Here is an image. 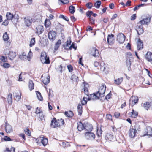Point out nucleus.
Wrapping results in <instances>:
<instances>
[{
  "instance_id": "61",
  "label": "nucleus",
  "mask_w": 152,
  "mask_h": 152,
  "mask_svg": "<svg viewBox=\"0 0 152 152\" xmlns=\"http://www.w3.org/2000/svg\"><path fill=\"white\" fill-rule=\"evenodd\" d=\"M59 1H60L61 3H62L65 4H67L68 3L69 1H68V0H58Z\"/></svg>"
},
{
  "instance_id": "41",
  "label": "nucleus",
  "mask_w": 152,
  "mask_h": 152,
  "mask_svg": "<svg viewBox=\"0 0 152 152\" xmlns=\"http://www.w3.org/2000/svg\"><path fill=\"white\" fill-rule=\"evenodd\" d=\"M13 96H14L15 100L17 101H18L20 100L21 99L20 95H17L16 94L13 93Z\"/></svg>"
},
{
  "instance_id": "16",
  "label": "nucleus",
  "mask_w": 152,
  "mask_h": 152,
  "mask_svg": "<svg viewBox=\"0 0 152 152\" xmlns=\"http://www.w3.org/2000/svg\"><path fill=\"white\" fill-rule=\"evenodd\" d=\"M114 35L112 34H111L110 35H109L108 36L107 41L109 44L111 45L114 42Z\"/></svg>"
},
{
  "instance_id": "43",
  "label": "nucleus",
  "mask_w": 152,
  "mask_h": 152,
  "mask_svg": "<svg viewBox=\"0 0 152 152\" xmlns=\"http://www.w3.org/2000/svg\"><path fill=\"white\" fill-rule=\"evenodd\" d=\"M69 11L70 13L73 14L75 12V8L74 6L72 5H71L69 7Z\"/></svg>"
},
{
  "instance_id": "59",
  "label": "nucleus",
  "mask_w": 152,
  "mask_h": 152,
  "mask_svg": "<svg viewBox=\"0 0 152 152\" xmlns=\"http://www.w3.org/2000/svg\"><path fill=\"white\" fill-rule=\"evenodd\" d=\"M39 114V118L41 120H42L44 118V115L43 114L42 112Z\"/></svg>"
},
{
  "instance_id": "37",
  "label": "nucleus",
  "mask_w": 152,
  "mask_h": 152,
  "mask_svg": "<svg viewBox=\"0 0 152 152\" xmlns=\"http://www.w3.org/2000/svg\"><path fill=\"white\" fill-rule=\"evenodd\" d=\"M100 66L101 70L103 72L105 70L106 68L105 64L103 62H101L100 64Z\"/></svg>"
},
{
  "instance_id": "12",
  "label": "nucleus",
  "mask_w": 152,
  "mask_h": 152,
  "mask_svg": "<svg viewBox=\"0 0 152 152\" xmlns=\"http://www.w3.org/2000/svg\"><path fill=\"white\" fill-rule=\"evenodd\" d=\"M44 31V28L42 25H38L36 28V33L38 35L41 34Z\"/></svg>"
},
{
  "instance_id": "54",
  "label": "nucleus",
  "mask_w": 152,
  "mask_h": 152,
  "mask_svg": "<svg viewBox=\"0 0 152 152\" xmlns=\"http://www.w3.org/2000/svg\"><path fill=\"white\" fill-rule=\"evenodd\" d=\"M93 14V12L92 11H89L87 12L86 13V16L88 17L91 18V15Z\"/></svg>"
},
{
  "instance_id": "50",
  "label": "nucleus",
  "mask_w": 152,
  "mask_h": 152,
  "mask_svg": "<svg viewBox=\"0 0 152 152\" xmlns=\"http://www.w3.org/2000/svg\"><path fill=\"white\" fill-rule=\"evenodd\" d=\"M46 56H47V55L45 52H42L41 53L40 59L45 58V57H46Z\"/></svg>"
},
{
  "instance_id": "58",
  "label": "nucleus",
  "mask_w": 152,
  "mask_h": 152,
  "mask_svg": "<svg viewBox=\"0 0 152 152\" xmlns=\"http://www.w3.org/2000/svg\"><path fill=\"white\" fill-rule=\"evenodd\" d=\"M32 56V53L31 51L30 50L27 56H26V58L30 59Z\"/></svg>"
},
{
  "instance_id": "57",
  "label": "nucleus",
  "mask_w": 152,
  "mask_h": 152,
  "mask_svg": "<svg viewBox=\"0 0 152 152\" xmlns=\"http://www.w3.org/2000/svg\"><path fill=\"white\" fill-rule=\"evenodd\" d=\"M67 68L69 71L70 72H71L73 70V68L71 65H69L67 66Z\"/></svg>"
},
{
  "instance_id": "8",
  "label": "nucleus",
  "mask_w": 152,
  "mask_h": 152,
  "mask_svg": "<svg viewBox=\"0 0 152 152\" xmlns=\"http://www.w3.org/2000/svg\"><path fill=\"white\" fill-rule=\"evenodd\" d=\"M137 132L135 128H133V126L131 127L129 131V136L131 138H134Z\"/></svg>"
},
{
  "instance_id": "18",
  "label": "nucleus",
  "mask_w": 152,
  "mask_h": 152,
  "mask_svg": "<svg viewBox=\"0 0 152 152\" xmlns=\"http://www.w3.org/2000/svg\"><path fill=\"white\" fill-rule=\"evenodd\" d=\"M71 42V41L70 39H69V40H67L66 42V43L63 45V47L64 49L67 50H69V46L70 45Z\"/></svg>"
},
{
  "instance_id": "62",
  "label": "nucleus",
  "mask_w": 152,
  "mask_h": 152,
  "mask_svg": "<svg viewBox=\"0 0 152 152\" xmlns=\"http://www.w3.org/2000/svg\"><path fill=\"white\" fill-rule=\"evenodd\" d=\"M93 6V4L91 3H88L86 4V6L87 7L91 9Z\"/></svg>"
},
{
  "instance_id": "42",
  "label": "nucleus",
  "mask_w": 152,
  "mask_h": 152,
  "mask_svg": "<svg viewBox=\"0 0 152 152\" xmlns=\"http://www.w3.org/2000/svg\"><path fill=\"white\" fill-rule=\"evenodd\" d=\"M71 80L74 82H77L78 80V78L77 76L73 75L71 77Z\"/></svg>"
},
{
  "instance_id": "9",
  "label": "nucleus",
  "mask_w": 152,
  "mask_h": 152,
  "mask_svg": "<svg viewBox=\"0 0 152 152\" xmlns=\"http://www.w3.org/2000/svg\"><path fill=\"white\" fill-rule=\"evenodd\" d=\"M85 136L87 139L91 140H94L95 137L94 134L91 132H86L85 133Z\"/></svg>"
},
{
  "instance_id": "10",
  "label": "nucleus",
  "mask_w": 152,
  "mask_h": 152,
  "mask_svg": "<svg viewBox=\"0 0 152 152\" xmlns=\"http://www.w3.org/2000/svg\"><path fill=\"white\" fill-rule=\"evenodd\" d=\"M48 36L49 39L52 41L55 39L56 37V33L53 31L49 32L48 34Z\"/></svg>"
},
{
  "instance_id": "39",
  "label": "nucleus",
  "mask_w": 152,
  "mask_h": 152,
  "mask_svg": "<svg viewBox=\"0 0 152 152\" xmlns=\"http://www.w3.org/2000/svg\"><path fill=\"white\" fill-rule=\"evenodd\" d=\"M0 59L1 61V62H6L7 61V57L1 56H0Z\"/></svg>"
},
{
  "instance_id": "60",
  "label": "nucleus",
  "mask_w": 152,
  "mask_h": 152,
  "mask_svg": "<svg viewBox=\"0 0 152 152\" xmlns=\"http://www.w3.org/2000/svg\"><path fill=\"white\" fill-rule=\"evenodd\" d=\"M53 91L52 90H51L50 89H49V97H52L53 96Z\"/></svg>"
},
{
  "instance_id": "49",
  "label": "nucleus",
  "mask_w": 152,
  "mask_h": 152,
  "mask_svg": "<svg viewBox=\"0 0 152 152\" xmlns=\"http://www.w3.org/2000/svg\"><path fill=\"white\" fill-rule=\"evenodd\" d=\"M59 18H62L64 20L67 21L69 20L68 18L67 17H65L62 15H60L59 16Z\"/></svg>"
},
{
  "instance_id": "47",
  "label": "nucleus",
  "mask_w": 152,
  "mask_h": 152,
  "mask_svg": "<svg viewBox=\"0 0 152 152\" xmlns=\"http://www.w3.org/2000/svg\"><path fill=\"white\" fill-rule=\"evenodd\" d=\"M35 42V38H33L31 39V40L30 41V43L29 45L30 47H31L34 45Z\"/></svg>"
},
{
  "instance_id": "38",
  "label": "nucleus",
  "mask_w": 152,
  "mask_h": 152,
  "mask_svg": "<svg viewBox=\"0 0 152 152\" xmlns=\"http://www.w3.org/2000/svg\"><path fill=\"white\" fill-rule=\"evenodd\" d=\"M51 23L49 19H46L45 21V25L46 27H48L50 26Z\"/></svg>"
},
{
  "instance_id": "28",
  "label": "nucleus",
  "mask_w": 152,
  "mask_h": 152,
  "mask_svg": "<svg viewBox=\"0 0 152 152\" xmlns=\"http://www.w3.org/2000/svg\"><path fill=\"white\" fill-rule=\"evenodd\" d=\"M6 17L8 20H11L14 17V16L10 12H7L6 15Z\"/></svg>"
},
{
  "instance_id": "63",
  "label": "nucleus",
  "mask_w": 152,
  "mask_h": 152,
  "mask_svg": "<svg viewBox=\"0 0 152 152\" xmlns=\"http://www.w3.org/2000/svg\"><path fill=\"white\" fill-rule=\"evenodd\" d=\"M111 95V91L106 96L105 98L106 100H108V99H109L110 98V96Z\"/></svg>"
},
{
  "instance_id": "53",
  "label": "nucleus",
  "mask_w": 152,
  "mask_h": 152,
  "mask_svg": "<svg viewBox=\"0 0 152 152\" xmlns=\"http://www.w3.org/2000/svg\"><path fill=\"white\" fill-rule=\"evenodd\" d=\"M25 134L28 136L31 135V133L30 132V131L28 128H27L26 130H25Z\"/></svg>"
},
{
  "instance_id": "56",
  "label": "nucleus",
  "mask_w": 152,
  "mask_h": 152,
  "mask_svg": "<svg viewBox=\"0 0 152 152\" xmlns=\"http://www.w3.org/2000/svg\"><path fill=\"white\" fill-rule=\"evenodd\" d=\"M81 104L83 105L86 104L87 103V101L85 100V97H84L83 99V100L81 101Z\"/></svg>"
},
{
  "instance_id": "17",
  "label": "nucleus",
  "mask_w": 152,
  "mask_h": 152,
  "mask_svg": "<svg viewBox=\"0 0 152 152\" xmlns=\"http://www.w3.org/2000/svg\"><path fill=\"white\" fill-rule=\"evenodd\" d=\"M93 128V127L90 124L87 122L84 123V129L91 131Z\"/></svg>"
},
{
  "instance_id": "48",
  "label": "nucleus",
  "mask_w": 152,
  "mask_h": 152,
  "mask_svg": "<svg viewBox=\"0 0 152 152\" xmlns=\"http://www.w3.org/2000/svg\"><path fill=\"white\" fill-rule=\"evenodd\" d=\"M19 58L21 59L24 60V59L26 58V54L24 53H23L22 54L20 55V56Z\"/></svg>"
},
{
  "instance_id": "25",
  "label": "nucleus",
  "mask_w": 152,
  "mask_h": 152,
  "mask_svg": "<svg viewBox=\"0 0 152 152\" xmlns=\"http://www.w3.org/2000/svg\"><path fill=\"white\" fill-rule=\"evenodd\" d=\"M41 60L42 63L48 64L50 63L49 58L47 56H46V57H45V58L41 59Z\"/></svg>"
},
{
  "instance_id": "14",
  "label": "nucleus",
  "mask_w": 152,
  "mask_h": 152,
  "mask_svg": "<svg viewBox=\"0 0 152 152\" xmlns=\"http://www.w3.org/2000/svg\"><path fill=\"white\" fill-rule=\"evenodd\" d=\"M106 86L105 85H102L99 89V91L97 92V93L99 94L100 96L102 95L105 93L106 89Z\"/></svg>"
},
{
  "instance_id": "52",
  "label": "nucleus",
  "mask_w": 152,
  "mask_h": 152,
  "mask_svg": "<svg viewBox=\"0 0 152 152\" xmlns=\"http://www.w3.org/2000/svg\"><path fill=\"white\" fill-rule=\"evenodd\" d=\"M77 47L75 45L74 43H73L69 46V50H71L72 48H73L75 50L77 49Z\"/></svg>"
},
{
  "instance_id": "27",
  "label": "nucleus",
  "mask_w": 152,
  "mask_h": 152,
  "mask_svg": "<svg viewBox=\"0 0 152 152\" xmlns=\"http://www.w3.org/2000/svg\"><path fill=\"white\" fill-rule=\"evenodd\" d=\"M130 114L131 117L134 118H136L138 114V112L135 111L134 109L132 110V111L130 113Z\"/></svg>"
},
{
  "instance_id": "32",
  "label": "nucleus",
  "mask_w": 152,
  "mask_h": 152,
  "mask_svg": "<svg viewBox=\"0 0 152 152\" xmlns=\"http://www.w3.org/2000/svg\"><path fill=\"white\" fill-rule=\"evenodd\" d=\"M28 86L29 88L31 91L34 88V85L33 82L31 80H29Z\"/></svg>"
},
{
  "instance_id": "1",
  "label": "nucleus",
  "mask_w": 152,
  "mask_h": 152,
  "mask_svg": "<svg viewBox=\"0 0 152 152\" xmlns=\"http://www.w3.org/2000/svg\"><path fill=\"white\" fill-rule=\"evenodd\" d=\"M151 18V17H148L144 18L142 20L139 21L136 27V30L139 35L142 34L144 32V30L142 28V25H147L150 22Z\"/></svg>"
},
{
  "instance_id": "13",
  "label": "nucleus",
  "mask_w": 152,
  "mask_h": 152,
  "mask_svg": "<svg viewBox=\"0 0 152 152\" xmlns=\"http://www.w3.org/2000/svg\"><path fill=\"white\" fill-rule=\"evenodd\" d=\"M5 124V129L6 132L9 133L12 132V129L11 126L8 123L7 121H6Z\"/></svg>"
},
{
  "instance_id": "30",
  "label": "nucleus",
  "mask_w": 152,
  "mask_h": 152,
  "mask_svg": "<svg viewBox=\"0 0 152 152\" xmlns=\"http://www.w3.org/2000/svg\"><path fill=\"white\" fill-rule=\"evenodd\" d=\"M0 64L1 66L5 68H7L10 67V64L6 62H1Z\"/></svg>"
},
{
  "instance_id": "20",
  "label": "nucleus",
  "mask_w": 152,
  "mask_h": 152,
  "mask_svg": "<svg viewBox=\"0 0 152 152\" xmlns=\"http://www.w3.org/2000/svg\"><path fill=\"white\" fill-rule=\"evenodd\" d=\"M145 57L148 61H152V53L150 52H148L146 54Z\"/></svg>"
},
{
  "instance_id": "21",
  "label": "nucleus",
  "mask_w": 152,
  "mask_h": 152,
  "mask_svg": "<svg viewBox=\"0 0 152 152\" xmlns=\"http://www.w3.org/2000/svg\"><path fill=\"white\" fill-rule=\"evenodd\" d=\"M8 56L11 60H13L16 56V53L15 52L10 51L8 54Z\"/></svg>"
},
{
  "instance_id": "44",
  "label": "nucleus",
  "mask_w": 152,
  "mask_h": 152,
  "mask_svg": "<svg viewBox=\"0 0 152 152\" xmlns=\"http://www.w3.org/2000/svg\"><path fill=\"white\" fill-rule=\"evenodd\" d=\"M42 137H39L35 139L36 142L39 145H41V144Z\"/></svg>"
},
{
  "instance_id": "26",
  "label": "nucleus",
  "mask_w": 152,
  "mask_h": 152,
  "mask_svg": "<svg viewBox=\"0 0 152 152\" xmlns=\"http://www.w3.org/2000/svg\"><path fill=\"white\" fill-rule=\"evenodd\" d=\"M142 106L146 110H148L150 107L151 106V102L149 103L148 102H146L143 104Z\"/></svg>"
},
{
  "instance_id": "3",
  "label": "nucleus",
  "mask_w": 152,
  "mask_h": 152,
  "mask_svg": "<svg viewBox=\"0 0 152 152\" xmlns=\"http://www.w3.org/2000/svg\"><path fill=\"white\" fill-rule=\"evenodd\" d=\"M127 58L126 61L127 66L128 67V69L129 71L130 69V66L132 61L133 60V57L132 55L130 52H128L126 53Z\"/></svg>"
},
{
  "instance_id": "2",
  "label": "nucleus",
  "mask_w": 152,
  "mask_h": 152,
  "mask_svg": "<svg viewBox=\"0 0 152 152\" xmlns=\"http://www.w3.org/2000/svg\"><path fill=\"white\" fill-rule=\"evenodd\" d=\"M64 121L62 119L56 120V118H53L51 121L50 126L51 127L54 128L63 125Z\"/></svg>"
},
{
  "instance_id": "40",
  "label": "nucleus",
  "mask_w": 152,
  "mask_h": 152,
  "mask_svg": "<svg viewBox=\"0 0 152 152\" xmlns=\"http://www.w3.org/2000/svg\"><path fill=\"white\" fill-rule=\"evenodd\" d=\"M36 94L37 97L39 100L40 101H42L43 100V98L41 95L40 92L38 91H36Z\"/></svg>"
},
{
  "instance_id": "4",
  "label": "nucleus",
  "mask_w": 152,
  "mask_h": 152,
  "mask_svg": "<svg viewBox=\"0 0 152 152\" xmlns=\"http://www.w3.org/2000/svg\"><path fill=\"white\" fill-rule=\"evenodd\" d=\"M23 19L24 24L27 27L29 26L34 21V19L29 16L25 17Z\"/></svg>"
},
{
  "instance_id": "36",
  "label": "nucleus",
  "mask_w": 152,
  "mask_h": 152,
  "mask_svg": "<svg viewBox=\"0 0 152 152\" xmlns=\"http://www.w3.org/2000/svg\"><path fill=\"white\" fill-rule=\"evenodd\" d=\"M77 109L78 112V115L80 116L82 114V106L81 104H79L77 106Z\"/></svg>"
},
{
  "instance_id": "33",
  "label": "nucleus",
  "mask_w": 152,
  "mask_h": 152,
  "mask_svg": "<svg viewBox=\"0 0 152 152\" xmlns=\"http://www.w3.org/2000/svg\"><path fill=\"white\" fill-rule=\"evenodd\" d=\"M65 114L66 115L69 117H72L74 115L73 112L71 111L65 112Z\"/></svg>"
},
{
  "instance_id": "34",
  "label": "nucleus",
  "mask_w": 152,
  "mask_h": 152,
  "mask_svg": "<svg viewBox=\"0 0 152 152\" xmlns=\"http://www.w3.org/2000/svg\"><path fill=\"white\" fill-rule=\"evenodd\" d=\"M7 101L8 103L10 104H11L12 103V94H10L8 96L7 98Z\"/></svg>"
},
{
  "instance_id": "29",
  "label": "nucleus",
  "mask_w": 152,
  "mask_h": 152,
  "mask_svg": "<svg viewBox=\"0 0 152 152\" xmlns=\"http://www.w3.org/2000/svg\"><path fill=\"white\" fill-rule=\"evenodd\" d=\"M43 83L46 85L48 84L50 82V77L48 76L47 77L45 78L43 80Z\"/></svg>"
},
{
  "instance_id": "19",
  "label": "nucleus",
  "mask_w": 152,
  "mask_h": 152,
  "mask_svg": "<svg viewBox=\"0 0 152 152\" xmlns=\"http://www.w3.org/2000/svg\"><path fill=\"white\" fill-rule=\"evenodd\" d=\"M143 42L140 39H138L137 43L138 50H140L143 48Z\"/></svg>"
},
{
  "instance_id": "64",
  "label": "nucleus",
  "mask_w": 152,
  "mask_h": 152,
  "mask_svg": "<svg viewBox=\"0 0 152 152\" xmlns=\"http://www.w3.org/2000/svg\"><path fill=\"white\" fill-rule=\"evenodd\" d=\"M90 21L91 23L92 24H94L95 23V20L93 18L91 17L90 18Z\"/></svg>"
},
{
  "instance_id": "22",
  "label": "nucleus",
  "mask_w": 152,
  "mask_h": 152,
  "mask_svg": "<svg viewBox=\"0 0 152 152\" xmlns=\"http://www.w3.org/2000/svg\"><path fill=\"white\" fill-rule=\"evenodd\" d=\"M113 135L110 133L107 134L105 137L106 140L108 141H112L113 140Z\"/></svg>"
},
{
  "instance_id": "35",
  "label": "nucleus",
  "mask_w": 152,
  "mask_h": 152,
  "mask_svg": "<svg viewBox=\"0 0 152 152\" xmlns=\"http://www.w3.org/2000/svg\"><path fill=\"white\" fill-rule=\"evenodd\" d=\"M123 80V77L118 78V79H117L115 80H114L115 83L117 85H119L121 83V82H122Z\"/></svg>"
},
{
  "instance_id": "11",
  "label": "nucleus",
  "mask_w": 152,
  "mask_h": 152,
  "mask_svg": "<svg viewBox=\"0 0 152 152\" xmlns=\"http://www.w3.org/2000/svg\"><path fill=\"white\" fill-rule=\"evenodd\" d=\"M144 133L143 136L146 135L152 136V128L150 126L147 127L146 129H145Z\"/></svg>"
},
{
  "instance_id": "6",
  "label": "nucleus",
  "mask_w": 152,
  "mask_h": 152,
  "mask_svg": "<svg viewBox=\"0 0 152 152\" xmlns=\"http://www.w3.org/2000/svg\"><path fill=\"white\" fill-rule=\"evenodd\" d=\"M99 94L96 92V93L90 94L88 98V101L91 99L96 100L99 99Z\"/></svg>"
},
{
  "instance_id": "15",
  "label": "nucleus",
  "mask_w": 152,
  "mask_h": 152,
  "mask_svg": "<svg viewBox=\"0 0 152 152\" xmlns=\"http://www.w3.org/2000/svg\"><path fill=\"white\" fill-rule=\"evenodd\" d=\"M91 54L93 56L97 57L99 56V53L98 50L96 48H93L91 50Z\"/></svg>"
},
{
  "instance_id": "5",
  "label": "nucleus",
  "mask_w": 152,
  "mask_h": 152,
  "mask_svg": "<svg viewBox=\"0 0 152 152\" xmlns=\"http://www.w3.org/2000/svg\"><path fill=\"white\" fill-rule=\"evenodd\" d=\"M126 36L122 33H119L117 37V40L120 44H122L124 41Z\"/></svg>"
},
{
  "instance_id": "7",
  "label": "nucleus",
  "mask_w": 152,
  "mask_h": 152,
  "mask_svg": "<svg viewBox=\"0 0 152 152\" xmlns=\"http://www.w3.org/2000/svg\"><path fill=\"white\" fill-rule=\"evenodd\" d=\"M138 101V98L137 96H132L129 100V105H131L132 107L135 104L137 103Z\"/></svg>"
},
{
  "instance_id": "55",
  "label": "nucleus",
  "mask_w": 152,
  "mask_h": 152,
  "mask_svg": "<svg viewBox=\"0 0 152 152\" xmlns=\"http://www.w3.org/2000/svg\"><path fill=\"white\" fill-rule=\"evenodd\" d=\"M4 140L5 141H11V139L7 136H5L4 138Z\"/></svg>"
},
{
  "instance_id": "45",
  "label": "nucleus",
  "mask_w": 152,
  "mask_h": 152,
  "mask_svg": "<svg viewBox=\"0 0 152 152\" xmlns=\"http://www.w3.org/2000/svg\"><path fill=\"white\" fill-rule=\"evenodd\" d=\"M3 39L4 41H7L9 39V37L6 32H5L3 34Z\"/></svg>"
},
{
  "instance_id": "31",
  "label": "nucleus",
  "mask_w": 152,
  "mask_h": 152,
  "mask_svg": "<svg viewBox=\"0 0 152 152\" xmlns=\"http://www.w3.org/2000/svg\"><path fill=\"white\" fill-rule=\"evenodd\" d=\"M61 43V40H59L57 41L54 46V50H55L56 51L58 49Z\"/></svg>"
},
{
  "instance_id": "24",
  "label": "nucleus",
  "mask_w": 152,
  "mask_h": 152,
  "mask_svg": "<svg viewBox=\"0 0 152 152\" xmlns=\"http://www.w3.org/2000/svg\"><path fill=\"white\" fill-rule=\"evenodd\" d=\"M84 123L83 124L82 123L80 122L78 124L77 129L79 131H81L84 129Z\"/></svg>"
},
{
  "instance_id": "51",
  "label": "nucleus",
  "mask_w": 152,
  "mask_h": 152,
  "mask_svg": "<svg viewBox=\"0 0 152 152\" xmlns=\"http://www.w3.org/2000/svg\"><path fill=\"white\" fill-rule=\"evenodd\" d=\"M42 112L40 108L38 107H37L36 109L35 113L36 114H38Z\"/></svg>"
},
{
  "instance_id": "46",
  "label": "nucleus",
  "mask_w": 152,
  "mask_h": 152,
  "mask_svg": "<svg viewBox=\"0 0 152 152\" xmlns=\"http://www.w3.org/2000/svg\"><path fill=\"white\" fill-rule=\"evenodd\" d=\"M101 4V1H98L94 4V6L96 8H98L100 7Z\"/></svg>"
},
{
  "instance_id": "23",
  "label": "nucleus",
  "mask_w": 152,
  "mask_h": 152,
  "mask_svg": "<svg viewBox=\"0 0 152 152\" xmlns=\"http://www.w3.org/2000/svg\"><path fill=\"white\" fill-rule=\"evenodd\" d=\"M41 140V144H42L44 146H46L48 142L47 138H45L44 137H42Z\"/></svg>"
}]
</instances>
